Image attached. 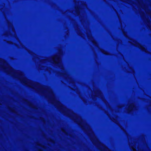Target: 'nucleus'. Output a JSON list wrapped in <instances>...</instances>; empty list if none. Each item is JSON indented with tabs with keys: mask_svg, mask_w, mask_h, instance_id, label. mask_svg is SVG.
Instances as JSON below:
<instances>
[{
	"mask_svg": "<svg viewBox=\"0 0 151 151\" xmlns=\"http://www.w3.org/2000/svg\"><path fill=\"white\" fill-rule=\"evenodd\" d=\"M56 58V57L54 58H53V60L54 61V62L55 63H56V61H55V59Z\"/></svg>",
	"mask_w": 151,
	"mask_h": 151,
	"instance_id": "1",
	"label": "nucleus"
}]
</instances>
